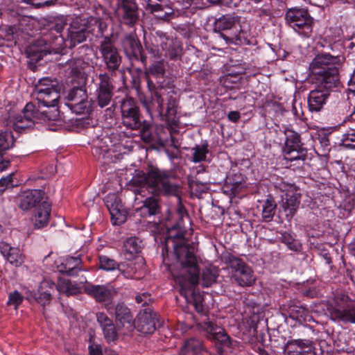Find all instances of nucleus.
<instances>
[{"instance_id":"nucleus-38","label":"nucleus","mask_w":355,"mask_h":355,"mask_svg":"<svg viewBox=\"0 0 355 355\" xmlns=\"http://www.w3.org/2000/svg\"><path fill=\"white\" fill-rule=\"evenodd\" d=\"M277 205L271 196H269L263 203L261 217L263 221L272 220L275 213Z\"/></svg>"},{"instance_id":"nucleus-30","label":"nucleus","mask_w":355,"mask_h":355,"mask_svg":"<svg viewBox=\"0 0 355 355\" xmlns=\"http://www.w3.org/2000/svg\"><path fill=\"white\" fill-rule=\"evenodd\" d=\"M285 352L287 355H315L311 345L301 340L288 343Z\"/></svg>"},{"instance_id":"nucleus-54","label":"nucleus","mask_w":355,"mask_h":355,"mask_svg":"<svg viewBox=\"0 0 355 355\" xmlns=\"http://www.w3.org/2000/svg\"><path fill=\"white\" fill-rule=\"evenodd\" d=\"M126 42L130 44L132 53H137L140 51V45L136 40L128 38Z\"/></svg>"},{"instance_id":"nucleus-36","label":"nucleus","mask_w":355,"mask_h":355,"mask_svg":"<svg viewBox=\"0 0 355 355\" xmlns=\"http://www.w3.org/2000/svg\"><path fill=\"white\" fill-rule=\"evenodd\" d=\"M192 151L191 162L199 163L207 161V155L209 153L208 143L205 141L200 145H196L192 148Z\"/></svg>"},{"instance_id":"nucleus-64","label":"nucleus","mask_w":355,"mask_h":355,"mask_svg":"<svg viewBox=\"0 0 355 355\" xmlns=\"http://www.w3.org/2000/svg\"><path fill=\"white\" fill-rule=\"evenodd\" d=\"M209 2L211 3H223L225 2L228 3L226 0H207Z\"/></svg>"},{"instance_id":"nucleus-45","label":"nucleus","mask_w":355,"mask_h":355,"mask_svg":"<svg viewBox=\"0 0 355 355\" xmlns=\"http://www.w3.org/2000/svg\"><path fill=\"white\" fill-rule=\"evenodd\" d=\"M340 145L347 149L355 150V133H347L343 135Z\"/></svg>"},{"instance_id":"nucleus-50","label":"nucleus","mask_w":355,"mask_h":355,"mask_svg":"<svg viewBox=\"0 0 355 355\" xmlns=\"http://www.w3.org/2000/svg\"><path fill=\"white\" fill-rule=\"evenodd\" d=\"M149 73L154 76H160L164 73V67L162 62H158L149 67Z\"/></svg>"},{"instance_id":"nucleus-11","label":"nucleus","mask_w":355,"mask_h":355,"mask_svg":"<svg viewBox=\"0 0 355 355\" xmlns=\"http://www.w3.org/2000/svg\"><path fill=\"white\" fill-rule=\"evenodd\" d=\"M276 188L285 193V198L282 200V208L288 220H291L296 214L300 205L301 195L298 192L297 187L281 181L276 184Z\"/></svg>"},{"instance_id":"nucleus-31","label":"nucleus","mask_w":355,"mask_h":355,"mask_svg":"<svg viewBox=\"0 0 355 355\" xmlns=\"http://www.w3.org/2000/svg\"><path fill=\"white\" fill-rule=\"evenodd\" d=\"M81 262V259L78 257H67L62 259L60 264L58 266V268L62 273L73 276L77 275L78 272L80 270V266Z\"/></svg>"},{"instance_id":"nucleus-47","label":"nucleus","mask_w":355,"mask_h":355,"mask_svg":"<svg viewBox=\"0 0 355 355\" xmlns=\"http://www.w3.org/2000/svg\"><path fill=\"white\" fill-rule=\"evenodd\" d=\"M102 330L103 331L104 337L107 342L114 341L116 339L117 333L114 324L102 328Z\"/></svg>"},{"instance_id":"nucleus-12","label":"nucleus","mask_w":355,"mask_h":355,"mask_svg":"<svg viewBox=\"0 0 355 355\" xmlns=\"http://www.w3.org/2000/svg\"><path fill=\"white\" fill-rule=\"evenodd\" d=\"M232 279L241 286H251L255 281L251 268L243 261L233 256L228 257Z\"/></svg>"},{"instance_id":"nucleus-33","label":"nucleus","mask_w":355,"mask_h":355,"mask_svg":"<svg viewBox=\"0 0 355 355\" xmlns=\"http://www.w3.org/2000/svg\"><path fill=\"white\" fill-rule=\"evenodd\" d=\"M55 288L60 294L67 296L78 294L81 292L80 284L69 279H59Z\"/></svg>"},{"instance_id":"nucleus-37","label":"nucleus","mask_w":355,"mask_h":355,"mask_svg":"<svg viewBox=\"0 0 355 355\" xmlns=\"http://www.w3.org/2000/svg\"><path fill=\"white\" fill-rule=\"evenodd\" d=\"M142 216L155 215L159 211V205L156 199L148 198L144 202L143 206L137 210Z\"/></svg>"},{"instance_id":"nucleus-40","label":"nucleus","mask_w":355,"mask_h":355,"mask_svg":"<svg viewBox=\"0 0 355 355\" xmlns=\"http://www.w3.org/2000/svg\"><path fill=\"white\" fill-rule=\"evenodd\" d=\"M66 26V23L63 21H58L53 24H52L51 31L48 33H44V41L48 44L51 49L53 50V44L46 39L47 35H49V38H53L55 36L61 35V32L63 31L64 28Z\"/></svg>"},{"instance_id":"nucleus-1","label":"nucleus","mask_w":355,"mask_h":355,"mask_svg":"<svg viewBox=\"0 0 355 355\" xmlns=\"http://www.w3.org/2000/svg\"><path fill=\"white\" fill-rule=\"evenodd\" d=\"M172 243L176 258L182 268V274L175 276V279L180 286V294L189 304H192L198 313L204 311L203 297L193 287L199 282V268L198 259L195 255V245L189 243L182 233L173 234L168 232L166 239V248Z\"/></svg>"},{"instance_id":"nucleus-13","label":"nucleus","mask_w":355,"mask_h":355,"mask_svg":"<svg viewBox=\"0 0 355 355\" xmlns=\"http://www.w3.org/2000/svg\"><path fill=\"white\" fill-rule=\"evenodd\" d=\"M286 140L283 148L285 159L293 162L304 156L300 135L291 129L285 130Z\"/></svg>"},{"instance_id":"nucleus-16","label":"nucleus","mask_w":355,"mask_h":355,"mask_svg":"<svg viewBox=\"0 0 355 355\" xmlns=\"http://www.w3.org/2000/svg\"><path fill=\"white\" fill-rule=\"evenodd\" d=\"M87 94L83 87L71 89L65 97L66 105L76 114H83L87 107Z\"/></svg>"},{"instance_id":"nucleus-29","label":"nucleus","mask_w":355,"mask_h":355,"mask_svg":"<svg viewBox=\"0 0 355 355\" xmlns=\"http://www.w3.org/2000/svg\"><path fill=\"white\" fill-rule=\"evenodd\" d=\"M115 315L116 321L128 331H132L134 329L133 317L129 309L122 304H119L116 306Z\"/></svg>"},{"instance_id":"nucleus-43","label":"nucleus","mask_w":355,"mask_h":355,"mask_svg":"<svg viewBox=\"0 0 355 355\" xmlns=\"http://www.w3.org/2000/svg\"><path fill=\"white\" fill-rule=\"evenodd\" d=\"M281 239L282 241L285 243L290 250L295 252L300 251L301 250L302 245L298 241L293 239L289 234H282Z\"/></svg>"},{"instance_id":"nucleus-17","label":"nucleus","mask_w":355,"mask_h":355,"mask_svg":"<svg viewBox=\"0 0 355 355\" xmlns=\"http://www.w3.org/2000/svg\"><path fill=\"white\" fill-rule=\"evenodd\" d=\"M159 325V315L150 308L145 309L139 314L137 329L144 334H151Z\"/></svg>"},{"instance_id":"nucleus-62","label":"nucleus","mask_w":355,"mask_h":355,"mask_svg":"<svg viewBox=\"0 0 355 355\" xmlns=\"http://www.w3.org/2000/svg\"><path fill=\"white\" fill-rule=\"evenodd\" d=\"M77 66L74 68H72L71 72L74 74H76L80 72V69L78 68L80 64H82V60H77L75 61Z\"/></svg>"},{"instance_id":"nucleus-8","label":"nucleus","mask_w":355,"mask_h":355,"mask_svg":"<svg viewBox=\"0 0 355 355\" xmlns=\"http://www.w3.org/2000/svg\"><path fill=\"white\" fill-rule=\"evenodd\" d=\"M214 30L218 32L219 39H223L225 44H242L246 39L244 33L236 26V18L225 15L215 22Z\"/></svg>"},{"instance_id":"nucleus-28","label":"nucleus","mask_w":355,"mask_h":355,"mask_svg":"<svg viewBox=\"0 0 355 355\" xmlns=\"http://www.w3.org/2000/svg\"><path fill=\"white\" fill-rule=\"evenodd\" d=\"M83 289L85 293L99 302L109 300L113 293V290L105 285L87 284Z\"/></svg>"},{"instance_id":"nucleus-44","label":"nucleus","mask_w":355,"mask_h":355,"mask_svg":"<svg viewBox=\"0 0 355 355\" xmlns=\"http://www.w3.org/2000/svg\"><path fill=\"white\" fill-rule=\"evenodd\" d=\"M250 342L254 345L253 347L254 351L257 352L260 355H268V352L264 349V341L261 335L259 337L257 336L255 338H252Z\"/></svg>"},{"instance_id":"nucleus-3","label":"nucleus","mask_w":355,"mask_h":355,"mask_svg":"<svg viewBox=\"0 0 355 355\" xmlns=\"http://www.w3.org/2000/svg\"><path fill=\"white\" fill-rule=\"evenodd\" d=\"M341 62L340 56L318 53L311 62L309 70L318 83L334 87L338 81V66Z\"/></svg>"},{"instance_id":"nucleus-41","label":"nucleus","mask_w":355,"mask_h":355,"mask_svg":"<svg viewBox=\"0 0 355 355\" xmlns=\"http://www.w3.org/2000/svg\"><path fill=\"white\" fill-rule=\"evenodd\" d=\"M119 267L120 264H118L115 260L104 255L99 257V268L101 269L106 271H112L116 269L119 270Z\"/></svg>"},{"instance_id":"nucleus-23","label":"nucleus","mask_w":355,"mask_h":355,"mask_svg":"<svg viewBox=\"0 0 355 355\" xmlns=\"http://www.w3.org/2000/svg\"><path fill=\"white\" fill-rule=\"evenodd\" d=\"M155 101L157 103L158 112L162 114L164 112V101H166V113L168 116H175L177 113L178 106V99L173 91L168 92L164 96H162L159 93L155 94Z\"/></svg>"},{"instance_id":"nucleus-22","label":"nucleus","mask_w":355,"mask_h":355,"mask_svg":"<svg viewBox=\"0 0 355 355\" xmlns=\"http://www.w3.org/2000/svg\"><path fill=\"white\" fill-rule=\"evenodd\" d=\"M112 89L110 76L107 73L100 74L97 89L98 104L100 107H105L110 103L112 98Z\"/></svg>"},{"instance_id":"nucleus-48","label":"nucleus","mask_w":355,"mask_h":355,"mask_svg":"<svg viewBox=\"0 0 355 355\" xmlns=\"http://www.w3.org/2000/svg\"><path fill=\"white\" fill-rule=\"evenodd\" d=\"M23 296L17 291L9 294L8 304L13 305L15 309H17L18 306L22 302Z\"/></svg>"},{"instance_id":"nucleus-26","label":"nucleus","mask_w":355,"mask_h":355,"mask_svg":"<svg viewBox=\"0 0 355 355\" xmlns=\"http://www.w3.org/2000/svg\"><path fill=\"white\" fill-rule=\"evenodd\" d=\"M146 9L156 18L162 20H168L173 13V8L162 0H148Z\"/></svg>"},{"instance_id":"nucleus-60","label":"nucleus","mask_w":355,"mask_h":355,"mask_svg":"<svg viewBox=\"0 0 355 355\" xmlns=\"http://www.w3.org/2000/svg\"><path fill=\"white\" fill-rule=\"evenodd\" d=\"M144 298H145V299L148 298V295L146 293H143L142 295H138L136 296L135 300L138 304L142 303L143 304H146L147 301H146V300H144Z\"/></svg>"},{"instance_id":"nucleus-55","label":"nucleus","mask_w":355,"mask_h":355,"mask_svg":"<svg viewBox=\"0 0 355 355\" xmlns=\"http://www.w3.org/2000/svg\"><path fill=\"white\" fill-rule=\"evenodd\" d=\"M89 355H103L101 345L92 344L89 346Z\"/></svg>"},{"instance_id":"nucleus-52","label":"nucleus","mask_w":355,"mask_h":355,"mask_svg":"<svg viewBox=\"0 0 355 355\" xmlns=\"http://www.w3.org/2000/svg\"><path fill=\"white\" fill-rule=\"evenodd\" d=\"M96 317L97 321L100 324L101 328L113 324L112 320L104 313H97Z\"/></svg>"},{"instance_id":"nucleus-19","label":"nucleus","mask_w":355,"mask_h":355,"mask_svg":"<svg viewBox=\"0 0 355 355\" xmlns=\"http://www.w3.org/2000/svg\"><path fill=\"white\" fill-rule=\"evenodd\" d=\"M42 201L46 200L44 192L40 189L24 191L18 196L19 207L23 210L36 208L42 204Z\"/></svg>"},{"instance_id":"nucleus-5","label":"nucleus","mask_w":355,"mask_h":355,"mask_svg":"<svg viewBox=\"0 0 355 355\" xmlns=\"http://www.w3.org/2000/svg\"><path fill=\"white\" fill-rule=\"evenodd\" d=\"M87 25L85 21L76 18L70 24L68 28L67 37L64 39L62 35L55 36L53 38L47 35L46 39L53 44V51L61 53L65 48H73L77 44L86 40Z\"/></svg>"},{"instance_id":"nucleus-59","label":"nucleus","mask_w":355,"mask_h":355,"mask_svg":"<svg viewBox=\"0 0 355 355\" xmlns=\"http://www.w3.org/2000/svg\"><path fill=\"white\" fill-rule=\"evenodd\" d=\"M340 207H343V209L345 211L347 212V215L349 214L351 211L355 207V203L354 202H349L348 204L344 203Z\"/></svg>"},{"instance_id":"nucleus-21","label":"nucleus","mask_w":355,"mask_h":355,"mask_svg":"<svg viewBox=\"0 0 355 355\" xmlns=\"http://www.w3.org/2000/svg\"><path fill=\"white\" fill-rule=\"evenodd\" d=\"M118 15L129 26L134 25L138 19V10L132 0H118Z\"/></svg>"},{"instance_id":"nucleus-2","label":"nucleus","mask_w":355,"mask_h":355,"mask_svg":"<svg viewBox=\"0 0 355 355\" xmlns=\"http://www.w3.org/2000/svg\"><path fill=\"white\" fill-rule=\"evenodd\" d=\"M132 184L140 187L147 188L154 194H171L176 188L170 181L169 173L154 166H148L147 172L137 171L130 180Z\"/></svg>"},{"instance_id":"nucleus-24","label":"nucleus","mask_w":355,"mask_h":355,"mask_svg":"<svg viewBox=\"0 0 355 355\" xmlns=\"http://www.w3.org/2000/svg\"><path fill=\"white\" fill-rule=\"evenodd\" d=\"M0 252L11 265L19 267L24 261V256L20 249L12 247L6 242H0Z\"/></svg>"},{"instance_id":"nucleus-42","label":"nucleus","mask_w":355,"mask_h":355,"mask_svg":"<svg viewBox=\"0 0 355 355\" xmlns=\"http://www.w3.org/2000/svg\"><path fill=\"white\" fill-rule=\"evenodd\" d=\"M14 144V137L11 131L6 130L0 132V148L2 150H8Z\"/></svg>"},{"instance_id":"nucleus-32","label":"nucleus","mask_w":355,"mask_h":355,"mask_svg":"<svg viewBox=\"0 0 355 355\" xmlns=\"http://www.w3.org/2000/svg\"><path fill=\"white\" fill-rule=\"evenodd\" d=\"M162 52L157 58H161L162 55L168 57L171 60H176L181 55L182 48L178 42H173L171 40H166L165 43L161 44Z\"/></svg>"},{"instance_id":"nucleus-46","label":"nucleus","mask_w":355,"mask_h":355,"mask_svg":"<svg viewBox=\"0 0 355 355\" xmlns=\"http://www.w3.org/2000/svg\"><path fill=\"white\" fill-rule=\"evenodd\" d=\"M119 271L123 275L128 279L133 278L137 268L133 263H121L119 267Z\"/></svg>"},{"instance_id":"nucleus-14","label":"nucleus","mask_w":355,"mask_h":355,"mask_svg":"<svg viewBox=\"0 0 355 355\" xmlns=\"http://www.w3.org/2000/svg\"><path fill=\"white\" fill-rule=\"evenodd\" d=\"M55 289V285L50 279H44L40 284L37 291H28L26 299L35 301L42 306L49 305L52 299V294Z\"/></svg>"},{"instance_id":"nucleus-39","label":"nucleus","mask_w":355,"mask_h":355,"mask_svg":"<svg viewBox=\"0 0 355 355\" xmlns=\"http://www.w3.org/2000/svg\"><path fill=\"white\" fill-rule=\"evenodd\" d=\"M218 276L217 268L212 266L205 267L202 273V284L204 287L211 286Z\"/></svg>"},{"instance_id":"nucleus-51","label":"nucleus","mask_w":355,"mask_h":355,"mask_svg":"<svg viewBox=\"0 0 355 355\" xmlns=\"http://www.w3.org/2000/svg\"><path fill=\"white\" fill-rule=\"evenodd\" d=\"M13 173H10L0 180V194L2 193L9 186L12 187Z\"/></svg>"},{"instance_id":"nucleus-57","label":"nucleus","mask_w":355,"mask_h":355,"mask_svg":"<svg viewBox=\"0 0 355 355\" xmlns=\"http://www.w3.org/2000/svg\"><path fill=\"white\" fill-rule=\"evenodd\" d=\"M55 0H28V4L33 5H45L49 6Z\"/></svg>"},{"instance_id":"nucleus-4","label":"nucleus","mask_w":355,"mask_h":355,"mask_svg":"<svg viewBox=\"0 0 355 355\" xmlns=\"http://www.w3.org/2000/svg\"><path fill=\"white\" fill-rule=\"evenodd\" d=\"M58 116V110L54 109L49 114L46 110L40 112L32 103L26 105L21 112L15 116L10 121V125L17 132L31 128L40 121H55Z\"/></svg>"},{"instance_id":"nucleus-53","label":"nucleus","mask_w":355,"mask_h":355,"mask_svg":"<svg viewBox=\"0 0 355 355\" xmlns=\"http://www.w3.org/2000/svg\"><path fill=\"white\" fill-rule=\"evenodd\" d=\"M177 214H178V216L179 218V221H178V223L177 224V226L179 228H182V223H183L184 219L185 218H189V215H188L186 209L182 206H181V205L178 209Z\"/></svg>"},{"instance_id":"nucleus-15","label":"nucleus","mask_w":355,"mask_h":355,"mask_svg":"<svg viewBox=\"0 0 355 355\" xmlns=\"http://www.w3.org/2000/svg\"><path fill=\"white\" fill-rule=\"evenodd\" d=\"M100 52L103 62L109 71H114L119 67L121 62V57L117 49L108 38H105L101 42Z\"/></svg>"},{"instance_id":"nucleus-18","label":"nucleus","mask_w":355,"mask_h":355,"mask_svg":"<svg viewBox=\"0 0 355 355\" xmlns=\"http://www.w3.org/2000/svg\"><path fill=\"white\" fill-rule=\"evenodd\" d=\"M332 88L325 87L324 84L319 83L317 88L309 92L307 101L308 107L311 112H318L323 108Z\"/></svg>"},{"instance_id":"nucleus-20","label":"nucleus","mask_w":355,"mask_h":355,"mask_svg":"<svg viewBox=\"0 0 355 355\" xmlns=\"http://www.w3.org/2000/svg\"><path fill=\"white\" fill-rule=\"evenodd\" d=\"M105 205L111 215L114 225H121L126 220L125 211L121 200L115 194H108L105 198Z\"/></svg>"},{"instance_id":"nucleus-56","label":"nucleus","mask_w":355,"mask_h":355,"mask_svg":"<svg viewBox=\"0 0 355 355\" xmlns=\"http://www.w3.org/2000/svg\"><path fill=\"white\" fill-rule=\"evenodd\" d=\"M4 150H2V148L0 149V172L6 169L10 164V162L8 160H3L2 159L3 155V152Z\"/></svg>"},{"instance_id":"nucleus-25","label":"nucleus","mask_w":355,"mask_h":355,"mask_svg":"<svg viewBox=\"0 0 355 355\" xmlns=\"http://www.w3.org/2000/svg\"><path fill=\"white\" fill-rule=\"evenodd\" d=\"M202 329L206 332V336L209 339L216 340L224 345H228L230 337L222 327L211 322H206L202 324Z\"/></svg>"},{"instance_id":"nucleus-7","label":"nucleus","mask_w":355,"mask_h":355,"mask_svg":"<svg viewBox=\"0 0 355 355\" xmlns=\"http://www.w3.org/2000/svg\"><path fill=\"white\" fill-rule=\"evenodd\" d=\"M122 121L123 125L132 130L141 129L143 137H149L148 130L150 124L141 121V114L136 102L132 98H125L121 105Z\"/></svg>"},{"instance_id":"nucleus-63","label":"nucleus","mask_w":355,"mask_h":355,"mask_svg":"<svg viewBox=\"0 0 355 355\" xmlns=\"http://www.w3.org/2000/svg\"><path fill=\"white\" fill-rule=\"evenodd\" d=\"M104 355H118L117 353L112 349H106Z\"/></svg>"},{"instance_id":"nucleus-9","label":"nucleus","mask_w":355,"mask_h":355,"mask_svg":"<svg viewBox=\"0 0 355 355\" xmlns=\"http://www.w3.org/2000/svg\"><path fill=\"white\" fill-rule=\"evenodd\" d=\"M286 23L299 35L309 37L313 30V18L304 8H291L285 15Z\"/></svg>"},{"instance_id":"nucleus-27","label":"nucleus","mask_w":355,"mask_h":355,"mask_svg":"<svg viewBox=\"0 0 355 355\" xmlns=\"http://www.w3.org/2000/svg\"><path fill=\"white\" fill-rule=\"evenodd\" d=\"M51 210V204L48 201H42V204L35 208L31 218L35 227L42 228L48 224Z\"/></svg>"},{"instance_id":"nucleus-35","label":"nucleus","mask_w":355,"mask_h":355,"mask_svg":"<svg viewBox=\"0 0 355 355\" xmlns=\"http://www.w3.org/2000/svg\"><path fill=\"white\" fill-rule=\"evenodd\" d=\"M202 349V342L198 339L187 340L180 351V355H197Z\"/></svg>"},{"instance_id":"nucleus-10","label":"nucleus","mask_w":355,"mask_h":355,"mask_svg":"<svg viewBox=\"0 0 355 355\" xmlns=\"http://www.w3.org/2000/svg\"><path fill=\"white\" fill-rule=\"evenodd\" d=\"M35 94L40 105L50 107L58 105L60 94L58 89V81L49 78H41L35 87Z\"/></svg>"},{"instance_id":"nucleus-49","label":"nucleus","mask_w":355,"mask_h":355,"mask_svg":"<svg viewBox=\"0 0 355 355\" xmlns=\"http://www.w3.org/2000/svg\"><path fill=\"white\" fill-rule=\"evenodd\" d=\"M231 184V191L233 193L236 194L239 193L240 191L242 190L243 188H244L245 186V181L241 175L238 176V180L236 181L230 182Z\"/></svg>"},{"instance_id":"nucleus-34","label":"nucleus","mask_w":355,"mask_h":355,"mask_svg":"<svg viewBox=\"0 0 355 355\" xmlns=\"http://www.w3.org/2000/svg\"><path fill=\"white\" fill-rule=\"evenodd\" d=\"M141 243L137 237H130L125 240L123 245V254L126 259L131 260L140 252L141 249Z\"/></svg>"},{"instance_id":"nucleus-58","label":"nucleus","mask_w":355,"mask_h":355,"mask_svg":"<svg viewBox=\"0 0 355 355\" xmlns=\"http://www.w3.org/2000/svg\"><path fill=\"white\" fill-rule=\"evenodd\" d=\"M240 118V114L237 111H232L228 114V119L232 122H236Z\"/></svg>"},{"instance_id":"nucleus-61","label":"nucleus","mask_w":355,"mask_h":355,"mask_svg":"<svg viewBox=\"0 0 355 355\" xmlns=\"http://www.w3.org/2000/svg\"><path fill=\"white\" fill-rule=\"evenodd\" d=\"M349 90L352 92H355V69L351 78L348 83Z\"/></svg>"},{"instance_id":"nucleus-6","label":"nucleus","mask_w":355,"mask_h":355,"mask_svg":"<svg viewBox=\"0 0 355 355\" xmlns=\"http://www.w3.org/2000/svg\"><path fill=\"white\" fill-rule=\"evenodd\" d=\"M327 312L332 320L355 323V301L345 294L336 295L329 304Z\"/></svg>"}]
</instances>
